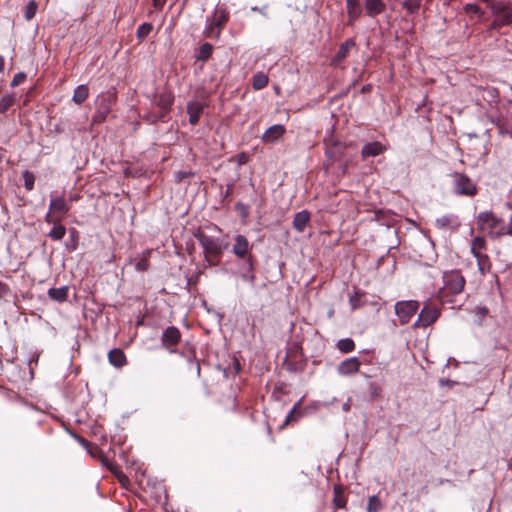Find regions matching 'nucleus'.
<instances>
[{
    "label": "nucleus",
    "mask_w": 512,
    "mask_h": 512,
    "mask_svg": "<svg viewBox=\"0 0 512 512\" xmlns=\"http://www.w3.org/2000/svg\"><path fill=\"white\" fill-rule=\"evenodd\" d=\"M443 283L439 290V297L442 301L451 302L450 296L463 291L465 279L459 271H449L443 274Z\"/></svg>",
    "instance_id": "2"
},
{
    "label": "nucleus",
    "mask_w": 512,
    "mask_h": 512,
    "mask_svg": "<svg viewBox=\"0 0 512 512\" xmlns=\"http://www.w3.org/2000/svg\"><path fill=\"white\" fill-rule=\"evenodd\" d=\"M365 11L370 17L377 16L385 10V3L383 0H365Z\"/></svg>",
    "instance_id": "16"
},
{
    "label": "nucleus",
    "mask_w": 512,
    "mask_h": 512,
    "mask_svg": "<svg viewBox=\"0 0 512 512\" xmlns=\"http://www.w3.org/2000/svg\"><path fill=\"white\" fill-rule=\"evenodd\" d=\"M54 227L49 232V237L53 240H61L66 233V228L60 223L53 224Z\"/></svg>",
    "instance_id": "27"
},
{
    "label": "nucleus",
    "mask_w": 512,
    "mask_h": 512,
    "mask_svg": "<svg viewBox=\"0 0 512 512\" xmlns=\"http://www.w3.org/2000/svg\"><path fill=\"white\" fill-rule=\"evenodd\" d=\"M439 316V311L435 307L425 306L418 315L414 326L427 327L434 323Z\"/></svg>",
    "instance_id": "8"
},
{
    "label": "nucleus",
    "mask_w": 512,
    "mask_h": 512,
    "mask_svg": "<svg viewBox=\"0 0 512 512\" xmlns=\"http://www.w3.org/2000/svg\"><path fill=\"white\" fill-rule=\"evenodd\" d=\"M268 84V77L263 73H258L253 77V87L255 89H262Z\"/></svg>",
    "instance_id": "30"
},
{
    "label": "nucleus",
    "mask_w": 512,
    "mask_h": 512,
    "mask_svg": "<svg viewBox=\"0 0 512 512\" xmlns=\"http://www.w3.org/2000/svg\"><path fill=\"white\" fill-rule=\"evenodd\" d=\"M148 268V261L146 259H142L136 263V269L138 271H145Z\"/></svg>",
    "instance_id": "41"
},
{
    "label": "nucleus",
    "mask_w": 512,
    "mask_h": 512,
    "mask_svg": "<svg viewBox=\"0 0 512 512\" xmlns=\"http://www.w3.org/2000/svg\"><path fill=\"white\" fill-rule=\"evenodd\" d=\"M346 10L348 15V24L353 25V23L359 19L362 14L360 0H346Z\"/></svg>",
    "instance_id": "13"
},
{
    "label": "nucleus",
    "mask_w": 512,
    "mask_h": 512,
    "mask_svg": "<svg viewBox=\"0 0 512 512\" xmlns=\"http://www.w3.org/2000/svg\"><path fill=\"white\" fill-rule=\"evenodd\" d=\"M455 192L459 195L473 196L477 192L476 185L464 174H455Z\"/></svg>",
    "instance_id": "7"
},
{
    "label": "nucleus",
    "mask_w": 512,
    "mask_h": 512,
    "mask_svg": "<svg viewBox=\"0 0 512 512\" xmlns=\"http://www.w3.org/2000/svg\"><path fill=\"white\" fill-rule=\"evenodd\" d=\"M152 3L155 9L161 10L165 5L166 0H152Z\"/></svg>",
    "instance_id": "42"
},
{
    "label": "nucleus",
    "mask_w": 512,
    "mask_h": 512,
    "mask_svg": "<svg viewBox=\"0 0 512 512\" xmlns=\"http://www.w3.org/2000/svg\"><path fill=\"white\" fill-rule=\"evenodd\" d=\"M228 19V13L222 8H216L207 28L209 37H218L220 30Z\"/></svg>",
    "instance_id": "6"
},
{
    "label": "nucleus",
    "mask_w": 512,
    "mask_h": 512,
    "mask_svg": "<svg viewBox=\"0 0 512 512\" xmlns=\"http://www.w3.org/2000/svg\"><path fill=\"white\" fill-rule=\"evenodd\" d=\"M360 361L357 357H351L342 361L338 366V372L341 375L348 376L359 371Z\"/></svg>",
    "instance_id": "10"
},
{
    "label": "nucleus",
    "mask_w": 512,
    "mask_h": 512,
    "mask_svg": "<svg viewBox=\"0 0 512 512\" xmlns=\"http://www.w3.org/2000/svg\"><path fill=\"white\" fill-rule=\"evenodd\" d=\"M88 453L91 455V457L99 459L102 463V465L106 466L110 471L118 475L120 478V475L118 474L117 466L110 460L109 456L104 452V450H87Z\"/></svg>",
    "instance_id": "14"
},
{
    "label": "nucleus",
    "mask_w": 512,
    "mask_h": 512,
    "mask_svg": "<svg viewBox=\"0 0 512 512\" xmlns=\"http://www.w3.org/2000/svg\"><path fill=\"white\" fill-rule=\"evenodd\" d=\"M385 150H386V148L382 143H380L378 141H374V142L366 143L362 147L361 155L363 158L370 157V156L374 157V156L380 155Z\"/></svg>",
    "instance_id": "15"
},
{
    "label": "nucleus",
    "mask_w": 512,
    "mask_h": 512,
    "mask_svg": "<svg viewBox=\"0 0 512 512\" xmlns=\"http://www.w3.org/2000/svg\"><path fill=\"white\" fill-rule=\"evenodd\" d=\"M4 68V59L3 57L0 56V72L3 70Z\"/></svg>",
    "instance_id": "45"
},
{
    "label": "nucleus",
    "mask_w": 512,
    "mask_h": 512,
    "mask_svg": "<svg viewBox=\"0 0 512 512\" xmlns=\"http://www.w3.org/2000/svg\"><path fill=\"white\" fill-rule=\"evenodd\" d=\"M309 220H310L309 212H307L306 210H303L301 212H298L295 215L294 220H293V226L297 231L302 232L305 229Z\"/></svg>",
    "instance_id": "22"
},
{
    "label": "nucleus",
    "mask_w": 512,
    "mask_h": 512,
    "mask_svg": "<svg viewBox=\"0 0 512 512\" xmlns=\"http://www.w3.org/2000/svg\"><path fill=\"white\" fill-rule=\"evenodd\" d=\"M382 508V504L377 495L369 497L367 503V512H379Z\"/></svg>",
    "instance_id": "29"
},
{
    "label": "nucleus",
    "mask_w": 512,
    "mask_h": 512,
    "mask_svg": "<svg viewBox=\"0 0 512 512\" xmlns=\"http://www.w3.org/2000/svg\"><path fill=\"white\" fill-rule=\"evenodd\" d=\"M48 295L51 299L62 302L65 301L68 295L67 287L51 288L48 291Z\"/></svg>",
    "instance_id": "23"
},
{
    "label": "nucleus",
    "mask_w": 512,
    "mask_h": 512,
    "mask_svg": "<svg viewBox=\"0 0 512 512\" xmlns=\"http://www.w3.org/2000/svg\"><path fill=\"white\" fill-rule=\"evenodd\" d=\"M355 46L353 39H347L338 49L334 59V64L341 63L349 54L350 50Z\"/></svg>",
    "instance_id": "19"
},
{
    "label": "nucleus",
    "mask_w": 512,
    "mask_h": 512,
    "mask_svg": "<svg viewBox=\"0 0 512 512\" xmlns=\"http://www.w3.org/2000/svg\"><path fill=\"white\" fill-rule=\"evenodd\" d=\"M293 413H294V410H291V411L289 412V414H288V415H287V417H286V422H285V423H288V422L290 421V419H291V418H292V416H293Z\"/></svg>",
    "instance_id": "44"
},
{
    "label": "nucleus",
    "mask_w": 512,
    "mask_h": 512,
    "mask_svg": "<svg viewBox=\"0 0 512 512\" xmlns=\"http://www.w3.org/2000/svg\"><path fill=\"white\" fill-rule=\"evenodd\" d=\"M337 348L343 353H349L354 350V341L350 338L341 339L337 343Z\"/></svg>",
    "instance_id": "28"
},
{
    "label": "nucleus",
    "mask_w": 512,
    "mask_h": 512,
    "mask_svg": "<svg viewBox=\"0 0 512 512\" xmlns=\"http://www.w3.org/2000/svg\"><path fill=\"white\" fill-rule=\"evenodd\" d=\"M419 308L417 301H399L395 304V313L402 325L407 324Z\"/></svg>",
    "instance_id": "5"
},
{
    "label": "nucleus",
    "mask_w": 512,
    "mask_h": 512,
    "mask_svg": "<svg viewBox=\"0 0 512 512\" xmlns=\"http://www.w3.org/2000/svg\"><path fill=\"white\" fill-rule=\"evenodd\" d=\"M69 210L70 206L64 197L59 196L52 198L50 200L49 210L45 216V221L50 224L60 223L62 219L67 215Z\"/></svg>",
    "instance_id": "3"
},
{
    "label": "nucleus",
    "mask_w": 512,
    "mask_h": 512,
    "mask_svg": "<svg viewBox=\"0 0 512 512\" xmlns=\"http://www.w3.org/2000/svg\"><path fill=\"white\" fill-rule=\"evenodd\" d=\"M204 105L201 102L193 101L187 105V112L189 114V122L195 125L199 121L200 114L202 113Z\"/></svg>",
    "instance_id": "18"
},
{
    "label": "nucleus",
    "mask_w": 512,
    "mask_h": 512,
    "mask_svg": "<svg viewBox=\"0 0 512 512\" xmlns=\"http://www.w3.org/2000/svg\"><path fill=\"white\" fill-rule=\"evenodd\" d=\"M37 11V4L34 1L29 2L25 11V18L31 20Z\"/></svg>",
    "instance_id": "37"
},
{
    "label": "nucleus",
    "mask_w": 512,
    "mask_h": 512,
    "mask_svg": "<svg viewBox=\"0 0 512 512\" xmlns=\"http://www.w3.org/2000/svg\"><path fill=\"white\" fill-rule=\"evenodd\" d=\"M25 79H26L25 73H23V72L17 73L11 81V86L16 87V86L20 85L21 83H23Z\"/></svg>",
    "instance_id": "39"
},
{
    "label": "nucleus",
    "mask_w": 512,
    "mask_h": 512,
    "mask_svg": "<svg viewBox=\"0 0 512 512\" xmlns=\"http://www.w3.org/2000/svg\"><path fill=\"white\" fill-rule=\"evenodd\" d=\"M489 7L492 11V14L495 16L492 27L496 28L512 23V4L496 2L490 3Z\"/></svg>",
    "instance_id": "4"
},
{
    "label": "nucleus",
    "mask_w": 512,
    "mask_h": 512,
    "mask_svg": "<svg viewBox=\"0 0 512 512\" xmlns=\"http://www.w3.org/2000/svg\"><path fill=\"white\" fill-rule=\"evenodd\" d=\"M23 179H24L25 188L27 190L31 191L34 187V182H35V177H34L33 173H31L29 171H25L23 173Z\"/></svg>",
    "instance_id": "36"
},
{
    "label": "nucleus",
    "mask_w": 512,
    "mask_h": 512,
    "mask_svg": "<svg viewBox=\"0 0 512 512\" xmlns=\"http://www.w3.org/2000/svg\"><path fill=\"white\" fill-rule=\"evenodd\" d=\"M350 302H351L352 307H353V308H355V307H356V304H355V303H356V300H354V298L352 297V298L350 299Z\"/></svg>",
    "instance_id": "48"
},
{
    "label": "nucleus",
    "mask_w": 512,
    "mask_h": 512,
    "mask_svg": "<svg viewBox=\"0 0 512 512\" xmlns=\"http://www.w3.org/2000/svg\"><path fill=\"white\" fill-rule=\"evenodd\" d=\"M477 259L478 268L481 274H485L491 268V264L487 255L479 253L474 255Z\"/></svg>",
    "instance_id": "25"
},
{
    "label": "nucleus",
    "mask_w": 512,
    "mask_h": 512,
    "mask_svg": "<svg viewBox=\"0 0 512 512\" xmlns=\"http://www.w3.org/2000/svg\"><path fill=\"white\" fill-rule=\"evenodd\" d=\"M185 176H187L186 173H182V172L178 173V175H177L178 181H180Z\"/></svg>",
    "instance_id": "46"
},
{
    "label": "nucleus",
    "mask_w": 512,
    "mask_h": 512,
    "mask_svg": "<svg viewBox=\"0 0 512 512\" xmlns=\"http://www.w3.org/2000/svg\"><path fill=\"white\" fill-rule=\"evenodd\" d=\"M477 224L480 230L494 237L512 235V217L509 224L504 225L502 219L495 216L492 212L486 211L481 212L477 216Z\"/></svg>",
    "instance_id": "1"
},
{
    "label": "nucleus",
    "mask_w": 512,
    "mask_h": 512,
    "mask_svg": "<svg viewBox=\"0 0 512 512\" xmlns=\"http://www.w3.org/2000/svg\"><path fill=\"white\" fill-rule=\"evenodd\" d=\"M212 50H213V46L211 44H209V43L203 44L200 48L198 58L201 60L208 59L212 53Z\"/></svg>",
    "instance_id": "35"
},
{
    "label": "nucleus",
    "mask_w": 512,
    "mask_h": 512,
    "mask_svg": "<svg viewBox=\"0 0 512 512\" xmlns=\"http://www.w3.org/2000/svg\"><path fill=\"white\" fill-rule=\"evenodd\" d=\"M327 154H328L329 156H334V155H333V153H332V151H331L330 149H328V150H327Z\"/></svg>",
    "instance_id": "50"
},
{
    "label": "nucleus",
    "mask_w": 512,
    "mask_h": 512,
    "mask_svg": "<svg viewBox=\"0 0 512 512\" xmlns=\"http://www.w3.org/2000/svg\"><path fill=\"white\" fill-rule=\"evenodd\" d=\"M13 95H5L0 99V113L7 111L14 103Z\"/></svg>",
    "instance_id": "32"
},
{
    "label": "nucleus",
    "mask_w": 512,
    "mask_h": 512,
    "mask_svg": "<svg viewBox=\"0 0 512 512\" xmlns=\"http://www.w3.org/2000/svg\"><path fill=\"white\" fill-rule=\"evenodd\" d=\"M127 457V452L123 451L121 454H120V458L125 460Z\"/></svg>",
    "instance_id": "47"
},
{
    "label": "nucleus",
    "mask_w": 512,
    "mask_h": 512,
    "mask_svg": "<svg viewBox=\"0 0 512 512\" xmlns=\"http://www.w3.org/2000/svg\"><path fill=\"white\" fill-rule=\"evenodd\" d=\"M334 503L337 508H343L346 504L345 500L340 494V491L338 488H335V497H334Z\"/></svg>",
    "instance_id": "38"
},
{
    "label": "nucleus",
    "mask_w": 512,
    "mask_h": 512,
    "mask_svg": "<svg viewBox=\"0 0 512 512\" xmlns=\"http://www.w3.org/2000/svg\"><path fill=\"white\" fill-rule=\"evenodd\" d=\"M464 10L466 13H469V14H481L480 7L475 4H467L464 7Z\"/></svg>",
    "instance_id": "40"
},
{
    "label": "nucleus",
    "mask_w": 512,
    "mask_h": 512,
    "mask_svg": "<svg viewBox=\"0 0 512 512\" xmlns=\"http://www.w3.org/2000/svg\"><path fill=\"white\" fill-rule=\"evenodd\" d=\"M108 360L111 365L120 368L126 364V356L120 349H113L108 353Z\"/></svg>",
    "instance_id": "21"
},
{
    "label": "nucleus",
    "mask_w": 512,
    "mask_h": 512,
    "mask_svg": "<svg viewBox=\"0 0 512 512\" xmlns=\"http://www.w3.org/2000/svg\"><path fill=\"white\" fill-rule=\"evenodd\" d=\"M484 247H485V240L482 237H476L472 241L471 251L474 255L479 254L484 249Z\"/></svg>",
    "instance_id": "34"
},
{
    "label": "nucleus",
    "mask_w": 512,
    "mask_h": 512,
    "mask_svg": "<svg viewBox=\"0 0 512 512\" xmlns=\"http://www.w3.org/2000/svg\"><path fill=\"white\" fill-rule=\"evenodd\" d=\"M113 102V97L111 95L102 96L97 100V111L94 114L93 121L94 122H102L105 120L107 114L111 109V105Z\"/></svg>",
    "instance_id": "9"
},
{
    "label": "nucleus",
    "mask_w": 512,
    "mask_h": 512,
    "mask_svg": "<svg viewBox=\"0 0 512 512\" xmlns=\"http://www.w3.org/2000/svg\"><path fill=\"white\" fill-rule=\"evenodd\" d=\"M89 94L88 87L86 85H79L73 94V101L77 104L83 103Z\"/></svg>",
    "instance_id": "24"
},
{
    "label": "nucleus",
    "mask_w": 512,
    "mask_h": 512,
    "mask_svg": "<svg viewBox=\"0 0 512 512\" xmlns=\"http://www.w3.org/2000/svg\"><path fill=\"white\" fill-rule=\"evenodd\" d=\"M248 248V240L242 235H237L235 237V244L233 246L234 254L237 255L238 257L243 258L247 254Z\"/></svg>",
    "instance_id": "20"
},
{
    "label": "nucleus",
    "mask_w": 512,
    "mask_h": 512,
    "mask_svg": "<svg viewBox=\"0 0 512 512\" xmlns=\"http://www.w3.org/2000/svg\"><path fill=\"white\" fill-rule=\"evenodd\" d=\"M420 5H421V0H405L403 2V7L410 14L416 13L419 10Z\"/></svg>",
    "instance_id": "31"
},
{
    "label": "nucleus",
    "mask_w": 512,
    "mask_h": 512,
    "mask_svg": "<svg viewBox=\"0 0 512 512\" xmlns=\"http://www.w3.org/2000/svg\"><path fill=\"white\" fill-rule=\"evenodd\" d=\"M349 409H350V407H349V405H348V404H344V405H343V410H344V411L348 412V411H349Z\"/></svg>",
    "instance_id": "49"
},
{
    "label": "nucleus",
    "mask_w": 512,
    "mask_h": 512,
    "mask_svg": "<svg viewBox=\"0 0 512 512\" xmlns=\"http://www.w3.org/2000/svg\"><path fill=\"white\" fill-rule=\"evenodd\" d=\"M200 243L207 255L218 256L222 253L220 243L211 237L201 236Z\"/></svg>",
    "instance_id": "11"
},
{
    "label": "nucleus",
    "mask_w": 512,
    "mask_h": 512,
    "mask_svg": "<svg viewBox=\"0 0 512 512\" xmlns=\"http://www.w3.org/2000/svg\"><path fill=\"white\" fill-rule=\"evenodd\" d=\"M286 132V129L281 124H276L269 127L262 136V141L265 143H274L279 140Z\"/></svg>",
    "instance_id": "12"
},
{
    "label": "nucleus",
    "mask_w": 512,
    "mask_h": 512,
    "mask_svg": "<svg viewBox=\"0 0 512 512\" xmlns=\"http://www.w3.org/2000/svg\"><path fill=\"white\" fill-rule=\"evenodd\" d=\"M171 102H172L171 98L169 96H167L164 98L162 105L164 108H166L171 104Z\"/></svg>",
    "instance_id": "43"
},
{
    "label": "nucleus",
    "mask_w": 512,
    "mask_h": 512,
    "mask_svg": "<svg viewBox=\"0 0 512 512\" xmlns=\"http://www.w3.org/2000/svg\"><path fill=\"white\" fill-rule=\"evenodd\" d=\"M435 225L438 228H448L451 226H457L458 223L456 222V218L448 215L441 216L436 219Z\"/></svg>",
    "instance_id": "26"
},
{
    "label": "nucleus",
    "mask_w": 512,
    "mask_h": 512,
    "mask_svg": "<svg viewBox=\"0 0 512 512\" xmlns=\"http://www.w3.org/2000/svg\"><path fill=\"white\" fill-rule=\"evenodd\" d=\"M152 24L150 23H143L141 24L137 29V37L140 40H143L146 36L149 35V33L152 31Z\"/></svg>",
    "instance_id": "33"
},
{
    "label": "nucleus",
    "mask_w": 512,
    "mask_h": 512,
    "mask_svg": "<svg viewBox=\"0 0 512 512\" xmlns=\"http://www.w3.org/2000/svg\"><path fill=\"white\" fill-rule=\"evenodd\" d=\"M180 331L176 327H168L162 335V343L165 346H174L180 340Z\"/></svg>",
    "instance_id": "17"
}]
</instances>
